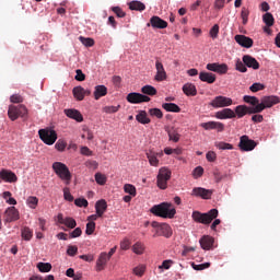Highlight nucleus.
<instances>
[{
    "label": "nucleus",
    "instance_id": "obj_46",
    "mask_svg": "<svg viewBox=\"0 0 280 280\" xmlns=\"http://www.w3.org/2000/svg\"><path fill=\"white\" fill-rule=\"evenodd\" d=\"M26 205L30 207V209H36V207H38V199L34 196H30L26 199Z\"/></svg>",
    "mask_w": 280,
    "mask_h": 280
},
{
    "label": "nucleus",
    "instance_id": "obj_38",
    "mask_svg": "<svg viewBox=\"0 0 280 280\" xmlns=\"http://www.w3.org/2000/svg\"><path fill=\"white\" fill-rule=\"evenodd\" d=\"M262 21L267 27H272V25H275V16L272 13H265L262 15Z\"/></svg>",
    "mask_w": 280,
    "mask_h": 280
},
{
    "label": "nucleus",
    "instance_id": "obj_6",
    "mask_svg": "<svg viewBox=\"0 0 280 280\" xmlns=\"http://www.w3.org/2000/svg\"><path fill=\"white\" fill-rule=\"evenodd\" d=\"M39 139L45 143L46 145H54L56 141H58V133L54 129H39L38 130Z\"/></svg>",
    "mask_w": 280,
    "mask_h": 280
},
{
    "label": "nucleus",
    "instance_id": "obj_12",
    "mask_svg": "<svg viewBox=\"0 0 280 280\" xmlns=\"http://www.w3.org/2000/svg\"><path fill=\"white\" fill-rule=\"evenodd\" d=\"M206 69H208V71H213L214 73H219L220 75H224V73L229 72V66L226 63H218V62L208 63L206 66Z\"/></svg>",
    "mask_w": 280,
    "mask_h": 280
},
{
    "label": "nucleus",
    "instance_id": "obj_35",
    "mask_svg": "<svg viewBox=\"0 0 280 280\" xmlns=\"http://www.w3.org/2000/svg\"><path fill=\"white\" fill-rule=\"evenodd\" d=\"M129 10H136L137 12H143L145 10V4L141 1L133 0L129 2Z\"/></svg>",
    "mask_w": 280,
    "mask_h": 280
},
{
    "label": "nucleus",
    "instance_id": "obj_61",
    "mask_svg": "<svg viewBox=\"0 0 280 280\" xmlns=\"http://www.w3.org/2000/svg\"><path fill=\"white\" fill-rule=\"evenodd\" d=\"M77 75L74 77V79L77 80V82H84V80H86V75L84 73H82L81 69L75 70Z\"/></svg>",
    "mask_w": 280,
    "mask_h": 280
},
{
    "label": "nucleus",
    "instance_id": "obj_31",
    "mask_svg": "<svg viewBox=\"0 0 280 280\" xmlns=\"http://www.w3.org/2000/svg\"><path fill=\"white\" fill-rule=\"evenodd\" d=\"M170 141H174V143H178L180 141V133H178V129L172 127L171 129H166Z\"/></svg>",
    "mask_w": 280,
    "mask_h": 280
},
{
    "label": "nucleus",
    "instance_id": "obj_1",
    "mask_svg": "<svg viewBox=\"0 0 280 280\" xmlns=\"http://www.w3.org/2000/svg\"><path fill=\"white\" fill-rule=\"evenodd\" d=\"M150 211L153 215H158V218H168L170 220L176 215V208H174L170 202L155 205Z\"/></svg>",
    "mask_w": 280,
    "mask_h": 280
},
{
    "label": "nucleus",
    "instance_id": "obj_64",
    "mask_svg": "<svg viewBox=\"0 0 280 280\" xmlns=\"http://www.w3.org/2000/svg\"><path fill=\"white\" fill-rule=\"evenodd\" d=\"M77 207H89V201L84 198H78L74 200Z\"/></svg>",
    "mask_w": 280,
    "mask_h": 280
},
{
    "label": "nucleus",
    "instance_id": "obj_62",
    "mask_svg": "<svg viewBox=\"0 0 280 280\" xmlns=\"http://www.w3.org/2000/svg\"><path fill=\"white\" fill-rule=\"evenodd\" d=\"M63 198H65V200H68V202H73V197L71 196V190L68 187L63 188Z\"/></svg>",
    "mask_w": 280,
    "mask_h": 280
},
{
    "label": "nucleus",
    "instance_id": "obj_59",
    "mask_svg": "<svg viewBox=\"0 0 280 280\" xmlns=\"http://www.w3.org/2000/svg\"><path fill=\"white\" fill-rule=\"evenodd\" d=\"M10 102H12V104H22L23 96H21V94H13L10 97Z\"/></svg>",
    "mask_w": 280,
    "mask_h": 280
},
{
    "label": "nucleus",
    "instance_id": "obj_34",
    "mask_svg": "<svg viewBox=\"0 0 280 280\" xmlns=\"http://www.w3.org/2000/svg\"><path fill=\"white\" fill-rule=\"evenodd\" d=\"M162 108L166 113H180V107L176 103H163Z\"/></svg>",
    "mask_w": 280,
    "mask_h": 280
},
{
    "label": "nucleus",
    "instance_id": "obj_25",
    "mask_svg": "<svg viewBox=\"0 0 280 280\" xmlns=\"http://www.w3.org/2000/svg\"><path fill=\"white\" fill-rule=\"evenodd\" d=\"M217 119H235V112L231 108H224L215 113Z\"/></svg>",
    "mask_w": 280,
    "mask_h": 280
},
{
    "label": "nucleus",
    "instance_id": "obj_57",
    "mask_svg": "<svg viewBox=\"0 0 280 280\" xmlns=\"http://www.w3.org/2000/svg\"><path fill=\"white\" fill-rule=\"evenodd\" d=\"M205 174V168H202V166H197L194 171H192V176L194 178H200V176H202Z\"/></svg>",
    "mask_w": 280,
    "mask_h": 280
},
{
    "label": "nucleus",
    "instance_id": "obj_18",
    "mask_svg": "<svg viewBox=\"0 0 280 280\" xmlns=\"http://www.w3.org/2000/svg\"><path fill=\"white\" fill-rule=\"evenodd\" d=\"M19 218V210L15 207H9L4 212V222H16Z\"/></svg>",
    "mask_w": 280,
    "mask_h": 280
},
{
    "label": "nucleus",
    "instance_id": "obj_48",
    "mask_svg": "<svg viewBox=\"0 0 280 280\" xmlns=\"http://www.w3.org/2000/svg\"><path fill=\"white\" fill-rule=\"evenodd\" d=\"M249 14H250V11L246 7H243L241 11V19L243 21V25H246L248 23Z\"/></svg>",
    "mask_w": 280,
    "mask_h": 280
},
{
    "label": "nucleus",
    "instance_id": "obj_33",
    "mask_svg": "<svg viewBox=\"0 0 280 280\" xmlns=\"http://www.w3.org/2000/svg\"><path fill=\"white\" fill-rule=\"evenodd\" d=\"M72 93L78 102H82V100H84V96L86 95V90H84V88L82 86H75L73 88Z\"/></svg>",
    "mask_w": 280,
    "mask_h": 280
},
{
    "label": "nucleus",
    "instance_id": "obj_23",
    "mask_svg": "<svg viewBox=\"0 0 280 280\" xmlns=\"http://www.w3.org/2000/svg\"><path fill=\"white\" fill-rule=\"evenodd\" d=\"M215 240L213 236L205 235L199 240V244L203 250H211Z\"/></svg>",
    "mask_w": 280,
    "mask_h": 280
},
{
    "label": "nucleus",
    "instance_id": "obj_51",
    "mask_svg": "<svg viewBox=\"0 0 280 280\" xmlns=\"http://www.w3.org/2000/svg\"><path fill=\"white\" fill-rule=\"evenodd\" d=\"M219 34H220V25L214 24L209 32V36L212 37L213 40H215Z\"/></svg>",
    "mask_w": 280,
    "mask_h": 280
},
{
    "label": "nucleus",
    "instance_id": "obj_19",
    "mask_svg": "<svg viewBox=\"0 0 280 280\" xmlns=\"http://www.w3.org/2000/svg\"><path fill=\"white\" fill-rule=\"evenodd\" d=\"M172 237V228L168 224H161V226L155 230L153 237Z\"/></svg>",
    "mask_w": 280,
    "mask_h": 280
},
{
    "label": "nucleus",
    "instance_id": "obj_27",
    "mask_svg": "<svg viewBox=\"0 0 280 280\" xmlns=\"http://www.w3.org/2000/svg\"><path fill=\"white\" fill-rule=\"evenodd\" d=\"M65 113L67 117H69L70 119H74V121H78L79 124H81V121H84V117L78 109H65Z\"/></svg>",
    "mask_w": 280,
    "mask_h": 280
},
{
    "label": "nucleus",
    "instance_id": "obj_26",
    "mask_svg": "<svg viewBox=\"0 0 280 280\" xmlns=\"http://www.w3.org/2000/svg\"><path fill=\"white\" fill-rule=\"evenodd\" d=\"M109 260H110V256H108L107 253H101V255L96 261L97 272H102V270H104V266H106V264H108Z\"/></svg>",
    "mask_w": 280,
    "mask_h": 280
},
{
    "label": "nucleus",
    "instance_id": "obj_24",
    "mask_svg": "<svg viewBox=\"0 0 280 280\" xmlns=\"http://www.w3.org/2000/svg\"><path fill=\"white\" fill-rule=\"evenodd\" d=\"M243 62H244L245 67H248V69H254L255 71H257V69H259V67H260L259 61H257V59H255L250 55H244Z\"/></svg>",
    "mask_w": 280,
    "mask_h": 280
},
{
    "label": "nucleus",
    "instance_id": "obj_4",
    "mask_svg": "<svg viewBox=\"0 0 280 280\" xmlns=\"http://www.w3.org/2000/svg\"><path fill=\"white\" fill-rule=\"evenodd\" d=\"M260 102V104L252 108L250 113H262L266 108H272V106L279 104V97L264 96Z\"/></svg>",
    "mask_w": 280,
    "mask_h": 280
},
{
    "label": "nucleus",
    "instance_id": "obj_22",
    "mask_svg": "<svg viewBox=\"0 0 280 280\" xmlns=\"http://www.w3.org/2000/svg\"><path fill=\"white\" fill-rule=\"evenodd\" d=\"M234 39L241 47H245V49H250V47H253V38L247 37L246 35H235Z\"/></svg>",
    "mask_w": 280,
    "mask_h": 280
},
{
    "label": "nucleus",
    "instance_id": "obj_45",
    "mask_svg": "<svg viewBox=\"0 0 280 280\" xmlns=\"http://www.w3.org/2000/svg\"><path fill=\"white\" fill-rule=\"evenodd\" d=\"M79 40L82 43V45H84V47H93V45H95V40L91 37L80 36Z\"/></svg>",
    "mask_w": 280,
    "mask_h": 280
},
{
    "label": "nucleus",
    "instance_id": "obj_36",
    "mask_svg": "<svg viewBox=\"0 0 280 280\" xmlns=\"http://www.w3.org/2000/svg\"><path fill=\"white\" fill-rule=\"evenodd\" d=\"M137 121H139V124L145 125V124H150V119L148 118V113L145 110H141L139 112V114L136 116Z\"/></svg>",
    "mask_w": 280,
    "mask_h": 280
},
{
    "label": "nucleus",
    "instance_id": "obj_13",
    "mask_svg": "<svg viewBox=\"0 0 280 280\" xmlns=\"http://www.w3.org/2000/svg\"><path fill=\"white\" fill-rule=\"evenodd\" d=\"M155 69H156V74L154 77L155 82H164V80H167V72L163 67V62H161V60L159 59L155 61Z\"/></svg>",
    "mask_w": 280,
    "mask_h": 280
},
{
    "label": "nucleus",
    "instance_id": "obj_56",
    "mask_svg": "<svg viewBox=\"0 0 280 280\" xmlns=\"http://www.w3.org/2000/svg\"><path fill=\"white\" fill-rule=\"evenodd\" d=\"M112 10L118 19H124V16H126V12L119 7H113Z\"/></svg>",
    "mask_w": 280,
    "mask_h": 280
},
{
    "label": "nucleus",
    "instance_id": "obj_50",
    "mask_svg": "<svg viewBox=\"0 0 280 280\" xmlns=\"http://www.w3.org/2000/svg\"><path fill=\"white\" fill-rule=\"evenodd\" d=\"M55 148L58 152H65V150H67V141L59 139L56 142Z\"/></svg>",
    "mask_w": 280,
    "mask_h": 280
},
{
    "label": "nucleus",
    "instance_id": "obj_5",
    "mask_svg": "<svg viewBox=\"0 0 280 280\" xmlns=\"http://www.w3.org/2000/svg\"><path fill=\"white\" fill-rule=\"evenodd\" d=\"M8 115L11 121H16L18 117L22 119H27V107L25 105H10L8 109Z\"/></svg>",
    "mask_w": 280,
    "mask_h": 280
},
{
    "label": "nucleus",
    "instance_id": "obj_9",
    "mask_svg": "<svg viewBox=\"0 0 280 280\" xmlns=\"http://www.w3.org/2000/svg\"><path fill=\"white\" fill-rule=\"evenodd\" d=\"M210 106H212V108H226V106H233V100L222 95L215 96L211 101Z\"/></svg>",
    "mask_w": 280,
    "mask_h": 280
},
{
    "label": "nucleus",
    "instance_id": "obj_40",
    "mask_svg": "<svg viewBox=\"0 0 280 280\" xmlns=\"http://www.w3.org/2000/svg\"><path fill=\"white\" fill-rule=\"evenodd\" d=\"M22 237L26 242H30V240H32V237H34V232L28 226H25L22 229Z\"/></svg>",
    "mask_w": 280,
    "mask_h": 280
},
{
    "label": "nucleus",
    "instance_id": "obj_17",
    "mask_svg": "<svg viewBox=\"0 0 280 280\" xmlns=\"http://www.w3.org/2000/svg\"><path fill=\"white\" fill-rule=\"evenodd\" d=\"M0 178L4 180V183H16L19 180V177L14 172L5 168L0 171Z\"/></svg>",
    "mask_w": 280,
    "mask_h": 280
},
{
    "label": "nucleus",
    "instance_id": "obj_15",
    "mask_svg": "<svg viewBox=\"0 0 280 280\" xmlns=\"http://www.w3.org/2000/svg\"><path fill=\"white\" fill-rule=\"evenodd\" d=\"M200 127L203 128V130H217V132H224V124L220 121L201 122Z\"/></svg>",
    "mask_w": 280,
    "mask_h": 280
},
{
    "label": "nucleus",
    "instance_id": "obj_44",
    "mask_svg": "<svg viewBox=\"0 0 280 280\" xmlns=\"http://www.w3.org/2000/svg\"><path fill=\"white\" fill-rule=\"evenodd\" d=\"M214 145L219 150H233V144L224 142V141H217V142H214Z\"/></svg>",
    "mask_w": 280,
    "mask_h": 280
},
{
    "label": "nucleus",
    "instance_id": "obj_54",
    "mask_svg": "<svg viewBox=\"0 0 280 280\" xmlns=\"http://www.w3.org/2000/svg\"><path fill=\"white\" fill-rule=\"evenodd\" d=\"M264 89H266V85H264L261 83H253L249 86V91H252V93H257L258 91H264Z\"/></svg>",
    "mask_w": 280,
    "mask_h": 280
},
{
    "label": "nucleus",
    "instance_id": "obj_30",
    "mask_svg": "<svg viewBox=\"0 0 280 280\" xmlns=\"http://www.w3.org/2000/svg\"><path fill=\"white\" fill-rule=\"evenodd\" d=\"M199 80H201V82H207L208 84H213V82L217 80V77L211 72H200Z\"/></svg>",
    "mask_w": 280,
    "mask_h": 280
},
{
    "label": "nucleus",
    "instance_id": "obj_39",
    "mask_svg": "<svg viewBox=\"0 0 280 280\" xmlns=\"http://www.w3.org/2000/svg\"><path fill=\"white\" fill-rule=\"evenodd\" d=\"M36 268L39 270V272H51V264L50 262H38Z\"/></svg>",
    "mask_w": 280,
    "mask_h": 280
},
{
    "label": "nucleus",
    "instance_id": "obj_2",
    "mask_svg": "<svg viewBox=\"0 0 280 280\" xmlns=\"http://www.w3.org/2000/svg\"><path fill=\"white\" fill-rule=\"evenodd\" d=\"M218 209H211L207 213H201L200 211H194L191 218L195 222L199 224H211L215 218H218Z\"/></svg>",
    "mask_w": 280,
    "mask_h": 280
},
{
    "label": "nucleus",
    "instance_id": "obj_21",
    "mask_svg": "<svg viewBox=\"0 0 280 280\" xmlns=\"http://www.w3.org/2000/svg\"><path fill=\"white\" fill-rule=\"evenodd\" d=\"M253 107H248L246 105H238L235 107V117L242 119L245 115H257V113H253Z\"/></svg>",
    "mask_w": 280,
    "mask_h": 280
},
{
    "label": "nucleus",
    "instance_id": "obj_11",
    "mask_svg": "<svg viewBox=\"0 0 280 280\" xmlns=\"http://www.w3.org/2000/svg\"><path fill=\"white\" fill-rule=\"evenodd\" d=\"M147 159L152 167H159V159H163V151L151 149L147 151Z\"/></svg>",
    "mask_w": 280,
    "mask_h": 280
},
{
    "label": "nucleus",
    "instance_id": "obj_63",
    "mask_svg": "<svg viewBox=\"0 0 280 280\" xmlns=\"http://www.w3.org/2000/svg\"><path fill=\"white\" fill-rule=\"evenodd\" d=\"M86 167H89L90 170H97V167H100V164L97 163V161L95 160H89L85 162Z\"/></svg>",
    "mask_w": 280,
    "mask_h": 280
},
{
    "label": "nucleus",
    "instance_id": "obj_32",
    "mask_svg": "<svg viewBox=\"0 0 280 280\" xmlns=\"http://www.w3.org/2000/svg\"><path fill=\"white\" fill-rule=\"evenodd\" d=\"M183 91L185 93V95H190L192 97H195V95H198V90H196V85H194L192 83H186L183 86Z\"/></svg>",
    "mask_w": 280,
    "mask_h": 280
},
{
    "label": "nucleus",
    "instance_id": "obj_53",
    "mask_svg": "<svg viewBox=\"0 0 280 280\" xmlns=\"http://www.w3.org/2000/svg\"><path fill=\"white\" fill-rule=\"evenodd\" d=\"M94 178H95L97 185H106V175H104L102 173H96L94 175Z\"/></svg>",
    "mask_w": 280,
    "mask_h": 280
},
{
    "label": "nucleus",
    "instance_id": "obj_60",
    "mask_svg": "<svg viewBox=\"0 0 280 280\" xmlns=\"http://www.w3.org/2000/svg\"><path fill=\"white\" fill-rule=\"evenodd\" d=\"M206 159H207V161H209V163H214V161H217V159H218V154H215L214 151H209L206 154Z\"/></svg>",
    "mask_w": 280,
    "mask_h": 280
},
{
    "label": "nucleus",
    "instance_id": "obj_58",
    "mask_svg": "<svg viewBox=\"0 0 280 280\" xmlns=\"http://www.w3.org/2000/svg\"><path fill=\"white\" fill-rule=\"evenodd\" d=\"M67 255H69L70 257H75V255H78V246L69 245L67 249Z\"/></svg>",
    "mask_w": 280,
    "mask_h": 280
},
{
    "label": "nucleus",
    "instance_id": "obj_49",
    "mask_svg": "<svg viewBox=\"0 0 280 280\" xmlns=\"http://www.w3.org/2000/svg\"><path fill=\"white\" fill-rule=\"evenodd\" d=\"M120 108H121V105L105 106V107H103V113H106L107 115H113L114 113H118Z\"/></svg>",
    "mask_w": 280,
    "mask_h": 280
},
{
    "label": "nucleus",
    "instance_id": "obj_28",
    "mask_svg": "<svg viewBox=\"0 0 280 280\" xmlns=\"http://www.w3.org/2000/svg\"><path fill=\"white\" fill-rule=\"evenodd\" d=\"M106 209H108V203H106V200L101 199L96 201L95 203V210L98 215V218H102L104 213H106Z\"/></svg>",
    "mask_w": 280,
    "mask_h": 280
},
{
    "label": "nucleus",
    "instance_id": "obj_16",
    "mask_svg": "<svg viewBox=\"0 0 280 280\" xmlns=\"http://www.w3.org/2000/svg\"><path fill=\"white\" fill-rule=\"evenodd\" d=\"M57 222L58 224H63L65 226H67V229H75V226H78V222H75V219L71 217L65 218L62 213H59L57 215Z\"/></svg>",
    "mask_w": 280,
    "mask_h": 280
},
{
    "label": "nucleus",
    "instance_id": "obj_55",
    "mask_svg": "<svg viewBox=\"0 0 280 280\" xmlns=\"http://www.w3.org/2000/svg\"><path fill=\"white\" fill-rule=\"evenodd\" d=\"M85 233L88 235H93V233H95V222L90 221L86 223Z\"/></svg>",
    "mask_w": 280,
    "mask_h": 280
},
{
    "label": "nucleus",
    "instance_id": "obj_14",
    "mask_svg": "<svg viewBox=\"0 0 280 280\" xmlns=\"http://www.w3.org/2000/svg\"><path fill=\"white\" fill-rule=\"evenodd\" d=\"M153 27V30H165L167 27V21L161 19L159 15H153L150 19V23L147 24L148 27Z\"/></svg>",
    "mask_w": 280,
    "mask_h": 280
},
{
    "label": "nucleus",
    "instance_id": "obj_29",
    "mask_svg": "<svg viewBox=\"0 0 280 280\" xmlns=\"http://www.w3.org/2000/svg\"><path fill=\"white\" fill-rule=\"evenodd\" d=\"M108 95V88L106 85H96L94 88V100H101V97H106Z\"/></svg>",
    "mask_w": 280,
    "mask_h": 280
},
{
    "label": "nucleus",
    "instance_id": "obj_47",
    "mask_svg": "<svg viewBox=\"0 0 280 280\" xmlns=\"http://www.w3.org/2000/svg\"><path fill=\"white\" fill-rule=\"evenodd\" d=\"M247 66L244 63V61L237 59L235 62V69L236 71H240L241 73H246V71H248V68H246Z\"/></svg>",
    "mask_w": 280,
    "mask_h": 280
},
{
    "label": "nucleus",
    "instance_id": "obj_7",
    "mask_svg": "<svg viewBox=\"0 0 280 280\" xmlns=\"http://www.w3.org/2000/svg\"><path fill=\"white\" fill-rule=\"evenodd\" d=\"M170 178H172V171L167 167H161L156 182L159 189H167V180H170Z\"/></svg>",
    "mask_w": 280,
    "mask_h": 280
},
{
    "label": "nucleus",
    "instance_id": "obj_41",
    "mask_svg": "<svg viewBox=\"0 0 280 280\" xmlns=\"http://www.w3.org/2000/svg\"><path fill=\"white\" fill-rule=\"evenodd\" d=\"M132 250L136 255H143L144 250H145V245H143V243L141 242H137L133 246H132Z\"/></svg>",
    "mask_w": 280,
    "mask_h": 280
},
{
    "label": "nucleus",
    "instance_id": "obj_37",
    "mask_svg": "<svg viewBox=\"0 0 280 280\" xmlns=\"http://www.w3.org/2000/svg\"><path fill=\"white\" fill-rule=\"evenodd\" d=\"M243 101L246 104H250L253 106V108H255V106H259V98H257V96H249V95H245L243 97Z\"/></svg>",
    "mask_w": 280,
    "mask_h": 280
},
{
    "label": "nucleus",
    "instance_id": "obj_3",
    "mask_svg": "<svg viewBox=\"0 0 280 280\" xmlns=\"http://www.w3.org/2000/svg\"><path fill=\"white\" fill-rule=\"evenodd\" d=\"M52 170L61 180H65L66 185H71V171H69L67 164L62 162H54Z\"/></svg>",
    "mask_w": 280,
    "mask_h": 280
},
{
    "label": "nucleus",
    "instance_id": "obj_20",
    "mask_svg": "<svg viewBox=\"0 0 280 280\" xmlns=\"http://www.w3.org/2000/svg\"><path fill=\"white\" fill-rule=\"evenodd\" d=\"M212 191L202 187H196L192 189L191 196L202 198L203 200L211 199Z\"/></svg>",
    "mask_w": 280,
    "mask_h": 280
},
{
    "label": "nucleus",
    "instance_id": "obj_52",
    "mask_svg": "<svg viewBox=\"0 0 280 280\" xmlns=\"http://www.w3.org/2000/svg\"><path fill=\"white\" fill-rule=\"evenodd\" d=\"M149 115H151V117H156L158 119H163V112L159 108L149 109Z\"/></svg>",
    "mask_w": 280,
    "mask_h": 280
},
{
    "label": "nucleus",
    "instance_id": "obj_8",
    "mask_svg": "<svg viewBox=\"0 0 280 280\" xmlns=\"http://www.w3.org/2000/svg\"><path fill=\"white\" fill-rule=\"evenodd\" d=\"M238 148L242 152H253V150L257 148V142L248 138V136H242L240 138Z\"/></svg>",
    "mask_w": 280,
    "mask_h": 280
},
{
    "label": "nucleus",
    "instance_id": "obj_10",
    "mask_svg": "<svg viewBox=\"0 0 280 280\" xmlns=\"http://www.w3.org/2000/svg\"><path fill=\"white\" fill-rule=\"evenodd\" d=\"M126 100L129 102V104H143V102H150V96L131 92L127 95Z\"/></svg>",
    "mask_w": 280,
    "mask_h": 280
},
{
    "label": "nucleus",
    "instance_id": "obj_43",
    "mask_svg": "<svg viewBox=\"0 0 280 280\" xmlns=\"http://www.w3.org/2000/svg\"><path fill=\"white\" fill-rule=\"evenodd\" d=\"M124 191L125 194H129V196H132V197L137 196V188L135 187V185L125 184Z\"/></svg>",
    "mask_w": 280,
    "mask_h": 280
},
{
    "label": "nucleus",
    "instance_id": "obj_42",
    "mask_svg": "<svg viewBox=\"0 0 280 280\" xmlns=\"http://www.w3.org/2000/svg\"><path fill=\"white\" fill-rule=\"evenodd\" d=\"M141 93H143V95H156V90L154 86L152 85H144L141 88Z\"/></svg>",
    "mask_w": 280,
    "mask_h": 280
}]
</instances>
